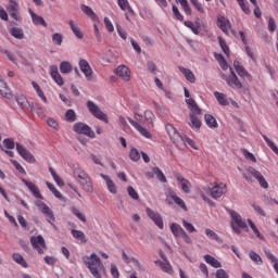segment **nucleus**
I'll return each instance as SVG.
<instances>
[{
  "instance_id": "473e14b6",
  "label": "nucleus",
  "mask_w": 278,
  "mask_h": 278,
  "mask_svg": "<svg viewBox=\"0 0 278 278\" xmlns=\"http://www.w3.org/2000/svg\"><path fill=\"white\" fill-rule=\"evenodd\" d=\"M122 258L124 260L125 264H134V266H137V268H142L140 261L135 257H129L125 251L122 252Z\"/></svg>"
},
{
  "instance_id": "de8ad7c7",
  "label": "nucleus",
  "mask_w": 278,
  "mask_h": 278,
  "mask_svg": "<svg viewBox=\"0 0 278 278\" xmlns=\"http://www.w3.org/2000/svg\"><path fill=\"white\" fill-rule=\"evenodd\" d=\"M65 121H67V123H75V121H77V115L73 109L66 111Z\"/></svg>"
},
{
  "instance_id": "69168bd1",
  "label": "nucleus",
  "mask_w": 278,
  "mask_h": 278,
  "mask_svg": "<svg viewBox=\"0 0 278 278\" xmlns=\"http://www.w3.org/2000/svg\"><path fill=\"white\" fill-rule=\"evenodd\" d=\"M104 25L110 34L114 31V24L110 21V17H104Z\"/></svg>"
},
{
  "instance_id": "ea45409f",
  "label": "nucleus",
  "mask_w": 278,
  "mask_h": 278,
  "mask_svg": "<svg viewBox=\"0 0 278 278\" xmlns=\"http://www.w3.org/2000/svg\"><path fill=\"white\" fill-rule=\"evenodd\" d=\"M117 5L123 12L128 11L130 14H134V9L129 4V0H117Z\"/></svg>"
},
{
  "instance_id": "9d476101",
  "label": "nucleus",
  "mask_w": 278,
  "mask_h": 278,
  "mask_svg": "<svg viewBox=\"0 0 278 278\" xmlns=\"http://www.w3.org/2000/svg\"><path fill=\"white\" fill-rule=\"evenodd\" d=\"M147 216L159 227V229H164V218H162V215L160 213L147 207L146 208Z\"/></svg>"
},
{
  "instance_id": "1a4fd4ad",
  "label": "nucleus",
  "mask_w": 278,
  "mask_h": 278,
  "mask_svg": "<svg viewBox=\"0 0 278 278\" xmlns=\"http://www.w3.org/2000/svg\"><path fill=\"white\" fill-rule=\"evenodd\" d=\"M73 130L76 134H83L84 136H88V138H96L94 130L84 123H76L73 127Z\"/></svg>"
},
{
  "instance_id": "2eb2a0df",
  "label": "nucleus",
  "mask_w": 278,
  "mask_h": 278,
  "mask_svg": "<svg viewBox=\"0 0 278 278\" xmlns=\"http://www.w3.org/2000/svg\"><path fill=\"white\" fill-rule=\"evenodd\" d=\"M226 83L228 86H230V88H237L239 90L242 88V83L240 81V79L236 75V72H233V68L231 67H230V76L226 78Z\"/></svg>"
},
{
  "instance_id": "393cba45",
  "label": "nucleus",
  "mask_w": 278,
  "mask_h": 278,
  "mask_svg": "<svg viewBox=\"0 0 278 278\" xmlns=\"http://www.w3.org/2000/svg\"><path fill=\"white\" fill-rule=\"evenodd\" d=\"M100 177L102 179H104L108 190H109V192H111V194H116V192H118V190L116 189V184H114V180H112V178H110V176H108L105 174H101Z\"/></svg>"
},
{
  "instance_id": "c756f323",
  "label": "nucleus",
  "mask_w": 278,
  "mask_h": 278,
  "mask_svg": "<svg viewBox=\"0 0 278 278\" xmlns=\"http://www.w3.org/2000/svg\"><path fill=\"white\" fill-rule=\"evenodd\" d=\"M68 25H70L74 36H76V38L81 40L84 38V33L81 31V28H79V26H77V24H75V21H73V20H71L68 22Z\"/></svg>"
},
{
  "instance_id": "f8f14e48",
  "label": "nucleus",
  "mask_w": 278,
  "mask_h": 278,
  "mask_svg": "<svg viewBox=\"0 0 278 278\" xmlns=\"http://www.w3.org/2000/svg\"><path fill=\"white\" fill-rule=\"evenodd\" d=\"M78 66L83 75H85L87 81H90L92 79V67L90 66V63H88L87 60L81 59L78 62Z\"/></svg>"
},
{
  "instance_id": "bf43d9fd",
  "label": "nucleus",
  "mask_w": 278,
  "mask_h": 278,
  "mask_svg": "<svg viewBox=\"0 0 278 278\" xmlns=\"http://www.w3.org/2000/svg\"><path fill=\"white\" fill-rule=\"evenodd\" d=\"M155 118V114H153V111H146L144 112V121L147 123H150V125H152L153 127V119Z\"/></svg>"
},
{
  "instance_id": "37998d69",
  "label": "nucleus",
  "mask_w": 278,
  "mask_h": 278,
  "mask_svg": "<svg viewBox=\"0 0 278 278\" xmlns=\"http://www.w3.org/2000/svg\"><path fill=\"white\" fill-rule=\"evenodd\" d=\"M31 86L36 90L38 97L41 98L43 103H47V96H45V92H42V89L40 88V85H38V83H36V81H33Z\"/></svg>"
},
{
  "instance_id": "f03ea898",
  "label": "nucleus",
  "mask_w": 278,
  "mask_h": 278,
  "mask_svg": "<svg viewBox=\"0 0 278 278\" xmlns=\"http://www.w3.org/2000/svg\"><path fill=\"white\" fill-rule=\"evenodd\" d=\"M227 190V185L220 182L216 184L213 188L210 187H201L198 188V194H200L201 199L208 205H214V202L207 198V195L212 197V199H220L225 194Z\"/></svg>"
},
{
  "instance_id": "b1692460",
  "label": "nucleus",
  "mask_w": 278,
  "mask_h": 278,
  "mask_svg": "<svg viewBox=\"0 0 278 278\" xmlns=\"http://www.w3.org/2000/svg\"><path fill=\"white\" fill-rule=\"evenodd\" d=\"M154 264H156V266H159L161 268V270H163V273H166L167 275H174V270H173V266L170 265V263L168 261L165 260L164 261H154Z\"/></svg>"
},
{
  "instance_id": "4468645a",
  "label": "nucleus",
  "mask_w": 278,
  "mask_h": 278,
  "mask_svg": "<svg viewBox=\"0 0 278 278\" xmlns=\"http://www.w3.org/2000/svg\"><path fill=\"white\" fill-rule=\"evenodd\" d=\"M229 216L232 219V223H235V225H237V227H240V229H247V222H244V219H242V216H240L238 214V212L229 208L227 210Z\"/></svg>"
},
{
  "instance_id": "3c124183",
  "label": "nucleus",
  "mask_w": 278,
  "mask_h": 278,
  "mask_svg": "<svg viewBox=\"0 0 278 278\" xmlns=\"http://www.w3.org/2000/svg\"><path fill=\"white\" fill-rule=\"evenodd\" d=\"M64 40V37L62 34L55 33L52 35V42L56 45V47H62V42Z\"/></svg>"
},
{
  "instance_id": "603ef678",
  "label": "nucleus",
  "mask_w": 278,
  "mask_h": 278,
  "mask_svg": "<svg viewBox=\"0 0 278 278\" xmlns=\"http://www.w3.org/2000/svg\"><path fill=\"white\" fill-rule=\"evenodd\" d=\"M263 139L265 140L266 144L269 147V149H271V151H274V153H276V155H278V148L275 144V142H273L271 140L268 139V137L266 135L262 136Z\"/></svg>"
},
{
  "instance_id": "6ab92c4d",
  "label": "nucleus",
  "mask_w": 278,
  "mask_h": 278,
  "mask_svg": "<svg viewBox=\"0 0 278 278\" xmlns=\"http://www.w3.org/2000/svg\"><path fill=\"white\" fill-rule=\"evenodd\" d=\"M116 75L118 77H122V79H124V81H129V79H131V72L129 71V67H127L125 65H119L116 68Z\"/></svg>"
},
{
  "instance_id": "0eeeda50",
  "label": "nucleus",
  "mask_w": 278,
  "mask_h": 278,
  "mask_svg": "<svg viewBox=\"0 0 278 278\" xmlns=\"http://www.w3.org/2000/svg\"><path fill=\"white\" fill-rule=\"evenodd\" d=\"M169 229L175 238H181L186 244H192V238L179 224L172 223Z\"/></svg>"
},
{
  "instance_id": "0e129e2a",
  "label": "nucleus",
  "mask_w": 278,
  "mask_h": 278,
  "mask_svg": "<svg viewBox=\"0 0 278 278\" xmlns=\"http://www.w3.org/2000/svg\"><path fill=\"white\" fill-rule=\"evenodd\" d=\"M127 192H128L129 197L132 198L135 201H138L140 199V197L138 195V191H136V189H134V187H128Z\"/></svg>"
},
{
  "instance_id": "a18cd8bd",
  "label": "nucleus",
  "mask_w": 278,
  "mask_h": 278,
  "mask_svg": "<svg viewBox=\"0 0 278 278\" xmlns=\"http://www.w3.org/2000/svg\"><path fill=\"white\" fill-rule=\"evenodd\" d=\"M248 225L250 229H252L253 233H255L256 238H258V240H264V236L260 232V229H257L253 220L248 219Z\"/></svg>"
},
{
  "instance_id": "79ce46f5",
  "label": "nucleus",
  "mask_w": 278,
  "mask_h": 278,
  "mask_svg": "<svg viewBox=\"0 0 278 278\" xmlns=\"http://www.w3.org/2000/svg\"><path fill=\"white\" fill-rule=\"evenodd\" d=\"M153 175H155V177L159 179V181H161V184H166V176L164 175V173L162 172V169H160V167H154L152 169Z\"/></svg>"
},
{
  "instance_id": "58836bf2",
  "label": "nucleus",
  "mask_w": 278,
  "mask_h": 278,
  "mask_svg": "<svg viewBox=\"0 0 278 278\" xmlns=\"http://www.w3.org/2000/svg\"><path fill=\"white\" fill-rule=\"evenodd\" d=\"M189 116H190V121H191V124H189L190 127L192 129H201L202 123H201V119L199 118V115L189 114Z\"/></svg>"
},
{
  "instance_id": "9b49d317",
  "label": "nucleus",
  "mask_w": 278,
  "mask_h": 278,
  "mask_svg": "<svg viewBox=\"0 0 278 278\" xmlns=\"http://www.w3.org/2000/svg\"><path fill=\"white\" fill-rule=\"evenodd\" d=\"M16 151L25 162H28V164H36V157H34L31 152H29L23 144L16 143Z\"/></svg>"
},
{
  "instance_id": "dca6fc26",
  "label": "nucleus",
  "mask_w": 278,
  "mask_h": 278,
  "mask_svg": "<svg viewBox=\"0 0 278 278\" xmlns=\"http://www.w3.org/2000/svg\"><path fill=\"white\" fill-rule=\"evenodd\" d=\"M249 175H252V177H255V179L258 181L261 188H268V182L266 181V178L260 173L257 169L250 167L248 168Z\"/></svg>"
},
{
  "instance_id": "e2e57ef3",
  "label": "nucleus",
  "mask_w": 278,
  "mask_h": 278,
  "mask_svg": "<svg viewBox=\"0 0 278 278\" xmlns=\"http://www.w3.org/2000/svg\"><path fill=\"white\" fill-rule=\"evenodd\" d=\"M3 147L4 149L12 150L16 147V143H14V140L7 138L3 140Z\"/></svg>"
},
{
  "instance_id": "bb28decb",
  "label": "nucleus",
  "mask_w": 278,
  "mask_h": 278,
  "mask_svg": "<svg viewBox=\"0 0 278 278\" xmlns=\"http://www.w3.org/2000/svg\"><path fill=\"white\" fill-rule=\"evenodd\" d=\"M15 100L18 108L24 112L25 110H27V108H29V100H27V97H25V94H16Z\"/></svg>"
},
{
  "instance_id": "6e6552de",
  "label": "nucleus",
  "mask_w": 278,
  "mask_h": 278,
  "mask_svg": "<svg viewBox=\"0 0 278 278\" xmlns=\"http://www.w3.org/2000/svg\"><path fill=\"white\" fill-rule=\"evenodd\" d=\"M30 244L40 255L47 251V242L45 241V237L41 235L30 237Z\"/></svg>"
},
{
  "instance_id": "052dcab7",
  "label": "nucleus",
  "mask_w": 278,
  "mask_h": 278,
  "mask_svg": "<svg viewBox=\"0 0 278 278\" xmlns=\"http://www.w3.org/2000/svg\"><path fill=\"white\" fill-rule=\"evenodd\" d=\"M72 214H74L78 220H81V223H86V215L79 212L76 207H72Z\"/></svg>"
},
{
  "instance_id": "864d4df0",
  "label": "nucleus",
  "mask_w": 278,
  "mask_h": 278,
  "mask_svg": "<svg viewBox=\"0 0 278 278\" xmlns=\"http://www.w3.org/2000/svg\"><path fill=\"white\" fill-rule=\"evenodd\" d=\"M176 1L180 3L185 13H187L189 16L190 14H192V10L190 9V4H188V0H176Z\"/></svg>"
},
{
  "instance_id": "412c9836",
  "label": "nucleus",
  "mask_w": 278,
  "mask_h": 278,
  "mask_svg": "<svg viewBox=\"0 0 278 278\" xmlns=\"http://www.w3.org/2000/svg\"><path fill=\"white\" fill-rule=\"evenodd\" d=\"M50 75L53 81H55L58 86H62L64 84V79L62 78V75H60V72L58 71V65L50 66Z\"/></svg>"
},
{
  "instance_id": "6e6d98bb",
  "label": "nucleus",
  "mask_w": 278,
  "mask_h": 278,
  "mask_svg": "<svg viewBox=\"0 0 278 278\" xmlns=\"http://www.w3.org/2000/svg\"><path fill=\"white\" fill-rule=\"evenodd\" d=\"M185 27H188L195 34V36H199V26L194 25L192 21H185L184 22Z\"/></svg>"
},
{
  "instance_id": "2f4dec72",
  "label": "nucleus",
  "mask_w": 278,
  "mask_h": 278,
  "mask_svg": "<svg viewBox=\"0 0 278 278\" xmlns=\"http://www.w3.org/2000/svg\"><path fill=\"white\" fill-rule=\"evenodd\" d=\"M28 12L33 18L34 25H42V27H47V22H45V18L42 16H39L38 14L34 13L31 9H29Z\"/></svg>"
},
{
  "instance_id": "774afa93",
  "label": "nucleus",
  "mask_w": 278,
  "mask_h": 278,
  "mask_svg": "<svg viewBox=\"0 0 278 278\" xmlns=\"http://www.w3.org/2000/svg\"><path fill=\"white\" fill-rule=\"evenodd\" d=\"M216 278H229V274L225 269H217L215 274Z\"/></svg>"
},
{
  "instance_id": "5fc2aeb1",
  "label": "nucleus",
  "mask_w": 278,
  "mask_h": 278,
  "mask_svg": "<svg viewBox=\"0 0 278 278\" xmlns=\"http://www.w3.org/2000/svg\"><path fill=\"white\" fill-rule=\"evenodd\" d=\"M129 157L132 162H138L140 160V152L136 148H131L129 152Z\"/></svg>"
},
{
  "instance_id": "20e7f679",
  "label": "nucleus",
  "mask_w": 278,
  "mask_h": 278,
  "mask_svg": "<svg viewBox=\"0 0 278 278\" xmlns=\"http://www.w3.org/2000/svg\"><path fill=\"white\" fill-rule=\"evenodd\" d=\"M165 129L170 138V140L174 142V144H176V147H181V144H189V147H191V149H198L197 148V142H194V140L186 137L182 138L181 135L179 134V131H177V128L175 126H173L172 124H167L165 126Z\"/></svg>"
},
{
  "instance_id": "a19ab883",
  "label": "nucleus",
  "mask_w": 278,
  "mask_h": 278,
  "mask_svg": "<svg viewBox=\"0 0 278 278\" xmlns=\"http://www.w3.org/2000/svg\"><path fill=\"white\" fill-rule=\"evenodd\" d=\"M12 258L16 262V264H20L23 268H27V261L21 255L20 253H13Z\"/></svg>"
},
{
  "instance_id": "13d9d810",
  "label": "nucleus",
  "mask_w": 278,
  "mask_h": 278,
  "mask_svg": "<svg viewBox=\"0 0 278 278\" xmlns=\"http://www.w3.org/2000/svg\"><path fill=\"white\" fill-rule=\"evenodd\" d=\"M182 227H185L186 231H188L189 233H194V231H197V228H194V225L190 224L186 219H182Z\"/></svg>"
},
{
  "instance_id": "e433bc0d",
  "label": "nucleus",
  "mask_w": 278,
  "mask_h": 278,
  "mask_svg": "<svg viewBox=\"0 0 278 278\" xmlns=\"http://www.w3.org/2000/svg\"><path fill=\"white\" fill-rule=\"evenodd\" d=\"M204 261L206 264H210V266H213V268H220L223 266L218 260L210 254L204 255Z\"/></svg>"
},
{
  "instance_id": "a211bd4d",
  "label": "nucleus",
  "mask_w": 278,
  "mask_h": 278,
  "mask_svg": "<svg viewBox=\"0 0 278 278\" xmlns=\"http://www.w3.org/2000/svg\"><path fill=\"white\" fill-rule=\"evenodd\" d=\"M233 67H235V71H237L239 77H247L249 81H253V76H251V74L247 72L244 66H242V63H240L239 61H235Z\"/></svg>"
},
{
  "instance_id": "4be33fe9",
  "label": "nucleus",
  "mask_w": 278,
  "mask_h": 278,
  "mask_svg": "<svg viewBox=\"0 0 278 278\" xmlns=\"http://www.w3.org/2000/svg\"><path fill=\"white\" fill-rule=\"evenodd\" d=\"M186 103L191 112L190 114H193V116H201V108H199L194 99L192 98L186 99Z\"/></svg>"
},
{
  "instance_id": "7c9ffc66",
  "label": "nucleus",
  "mask_w": 278,
  "mask_h": 278,
  "mask_svg": "<svg viewBox=\"0 0 278 278\" xmlns=\"http://www.w3.org/2000/svg\"><path fill=\"white\" fill-rule=\"evenodd\" d=\"M204 121L211 129H216L218 127V122L216 121V117L212 114H205L204 115Z\"/></svg>"
},
{
  "instance_id": "4d7b16f0",
  "label": "nucleus",
  "mask_w": 278,
  "mask_h": 278,
  "mask_svg": "<svg viewBox=\"0 0 278 278\" xmlns=\"http://www.w3.org/2000/svg\"><path fill=\"white\" fill-rule=\"evenodd\" d=\"M11 164L14 166V168H16V170H17L21 175H27V172H25V168L23 167V165H21V163H18V161H16V160H11Z\"/></svg>"
},
{
  "instance_id": "c85d7f7f",
  "label": "nucleus",
  "mask_w": 278,
  "mask_h": 278,
  "mask_svg": "<svg viewBox=\"0 0 278 278\" xmlns=\"http://www.w3.org/2000/svg\"><path fill=\"white\" fill-rule=\"evenodd\" d=\"M80 10H81V12H84V14H86V16H89V18H91V21H99V16L97 15V13H94L92 8H90L86 4H81Z\"/></svg>"
},
{
  "instance_id": "49530a36",
  "label": "nucleus",
  "mask_w": 278,
  "mask_h": 278,
  "mask_svg": "<svg viewBox=\"0 0 278 278\" xmlns=\"http://www.w3.org/2000/svg\"><path fill=\"white\" fill-rule=\"evenodd\" d=\"M49 173L53 177L56 185H59L60 187L64 186V180L59 177L58 173H55V169H53V167H49Z\"/></svg>"
},
{
  "instance_id": "c9c22d12",
  "label": "nucleus",
  "mask_w": 278,
  "mask_h": 278,
  "mask_svg": "<svg viewBox=\"0 0 278 278\" xmlns=\"http://www.w3.org/2000/svg\"><path fill=\"white\" fill-rule=\"evenodd\" d=\"M205 236L210 239V240H215V242H218V244H223V238H220L218 236V233H216L214 230L206 228L205 229Z\"/></svg>"
},
{
  "instance_id": "72a5a7b5",
  "label": "nucleus",
  "mask_w": 278,
  "mask_h": 278,
  "mask_svg": "<svg viewBox=\"0 0 278 278\" xmlns=\"http://www.w3.org/2000/svg\"><path fill=\"white\" fill-rule=\"evenodd\" d=\"M214 97L219 105H223V106L229 105V99L227 98V94L215 91Z\"/></svg>"
},
{
  "instance_id": "680f3d73",
  "label": "nucleus",
  "mask_w": 278,
  "mask_h": 278,
  "mask_svg": "<svg viewBox=\"0 0 278 278\" xmlns=\"http://www.w3.org/2000/svg\"><path fill=\"white\" fill-rule=\"evenodd\" d=\"M47 125L49 127H52V129H55V131H58V129H60V124L53 117H50L47 119Z\"/></svg>"
},
{
  "instance_id": "39448f33",
  "label": "nucleus",
  "mask_w": 278,
  "mask_h": 278,
  "mask_svg": "<svg viewBox=\"0 0 278 278\" xmlns=\"http://www.w3.org/2000/svg\"><path fill=\"white\" fill-rule=\"evenodd\" d=\"M73 173L81 190H84L85 192H93L94 187L92 186V178H90V175H88V173H86L84 168L76 167L74 168Z\"/></svg>"
},
{
  "instance_id": "a878e982",
  "label": "nucleus",
  "mask_w": 278,
  "mask_h": 278,
  "mask_svg": "<svg viewBox=\"0 0 278 278\" xmlns=\"http://www.w3.org/2000/svg\"><path fill=\"white\" fill-rule=\"evenodd\" d=\"M177 181H179L181 186V190L185 192V194H190V188H192V185L188 181V179L184 178L181 175L176 176Z\"/></svg>"
},
{
  "instance_id": "aec40b11",
  "label": "nucleus",
  "mask_w": 278,
  "mask_h": 278,
  "mask_svg": "<svg viewBox=\"0 0 278 278\" xmlns=\"http://www.w3.org/2000/svg\"><path fill=\"white\" fill-rule=\"evenodd\" d=\"M168 197L180 207V210H184V212H188V206H186V202L181 198L177 195V193L173 190H169Z\"/></svg>"
},
{
  "instance_id": "f704fd0d",
  "label": "nucleus",
  "mask_w": 278,
  "mask_h": 278,
  "mask_svg": "<svg viewBox=\"0 0 278 278\" xmlns=\"http://www.w3.org/2000/svg\"><path fill=\"white\" fill-rule=\"evenodd\" d=\"M72 236L73 238H75V240H78L81 244H86V242H88L86 235L81 230L72 229Z\"/></svg>"
},
{
  "instance_id": "09e8293b",
  "label": "nucleus",
  "mask_w": 278,
  "mask_h": 278,
  "mask_svg": "<svg viewBox=\"0 0 278 278\" xmlns=\"http://www.w3.org/2000/svg\"><path fill=\"white\" fill-rule=\"evenodd\" d=\"M219 47L222 51L225 53V55H229V46H227V42L223 39L222 36L217 37Z\"/></svg>"
},
{
  "instance_id": "f257e3e1",
  "label": "nucleus",
  "mask_w": 278,
  "mask_h": 278,
  "mask_svg": "<svg viewBox=\"0 0 278 278\" xmlns=\"http://www.w3.org/2000/svg\"><path fill=\"white\" fill-rule=\"evenodd\" d=\"M22 182L24 184V186H26V188H28L33 197H35V199H38L37 201H35L36 207H38L41 214H45L47 222L50 223V225H53V223H55V215L53 214L51 207H49L47 203L42 202V199L45 198L42 197V193H40V189L38 188V186L25 178H22Z\"/></svg>"
},
{
  "instance_id": "338daca9",
  "label": "nucleus",
  "mask_w": 278,
  "mask_h": 278,
  "mask_svg": "<svg viewBox=\"0 0 278 278\" xmlns=\"http://www.w3.org/2000/svg\"><path fill=\"white\" fill-rule=\"evenodd\" d=\"M250 258L252 262H255V264H262V256L255 252H250Z\"/></svg>"
},
{
  "instance_id": "4c0bfd02",
  "label": "nucleus",
  "mask_w": 278,
  "mask_h": 278,
  "mask_svg": "<svg viewBox=\"0 0 278 278\" xmlns=\"http://www.w3.org/2000/svg\"><path fill=\"white\" fill-rule=\"evenodd\" d=\"M60 71L63 75H68V73H73V64L67 61H63L60 64Z\"/></svg>"
},
{
  "instance_id": "7ed1b4c3",
  "label": "nucleus",
  "mask_w": 278,
  "mask_h": 278,
  "mask_svg": "<svg viewBox=\"0 0 278 278\" xmlns=\"http://www.w3.org/2000/svg\"><path fill=\"white\" fill-rule=\"evenodd\" d=\"M83 262L94 278H103L101 273H105V266L99 255L91 253L90 256H83Z\"/></svg>"
},
{
  "instance_id": "f3484780",
  "label": "nucleus",
  "mask_w": 278,
  "mask_h": 278,
  "mask_svg": "<svg viewBox=\"0 0 278 278\" xmlns=\"http://www.w3.org/2000/svg\"><path fill=\"white\" fill-rule=\"evenodd\" d=\"M217 27H219V29H222L224 34H229V31L231 30V22H229V18L225 16H218Z\"/></svg>"
},
{
  "instance_id": "c03bdc74",
  "label": "nucleus",
  "mask_w": 278,
  "mask_h": 278,
  "mask_svg": "<svg viewBox=\"0 0 278 278\" xmlns=\"http://www.w3.org/2000/svg\"><path fill=\"white\" fill-rule=\"evenodd\" d=\"M10 33H11V36H13V38H17V40H23V38L25 37L23 29L18 27L11 28Z\"/></svg>"
},
{
  "instance_id": "5701e85b",
  "label": "nucleus",
  "mask_w": 278,
  "mask_h": 278,
  "mask_svg": "<svg viewBox=\"0 0 278 278\" xmlns=\"http://www.w3.org/2000/svg\"><path fill=\"white\" fill-rule=\"evenodd\" d=\"M0 94L4 99H12V90L8 87V83L3 80L0 76Z\"/></svg>"
},
{
  "instance_id": "cd10ccee",
  "label": "nucleus",
  "mask_w": 278,
  "mask_h": 278,
  "mask_svg": "<svg viewBox=\"0 0 278 278\" xmlns=\"http://www.w3.org/2000/svg\"><path fill=\"white\" fill-rule=\"evenodd\" d=\"M178 70L180 71V73H182L187 81H189L190 84H194V81H197V77L194 76V73H192L189 68L179 66Z\"/></svg>"
},
{
  "instance_id": "ddd939ff",
  "label": "nucleus",
  "mask_w": 278,
  "mask_h": 278,
  "mask_svg": "<svg viewBox=\"0 0 278 278\" xmlns=\"http://www.w3.org/2000/svg\"><path fill=\"white\" fill-rule=\"evenodd\" d=\"M127 121L128 123H130L132 127H135L143 136V138H147L148 140H151L153 138V135H151L149 129L142 127L140 123H138L137 121H134L131 117H128Z\"/></svg>"
},
{
  "instance_id": "423d86ee",
  "label": "nucleus",
  "mask_w": 278,
  "mask_h": 278,
  "mask_svg": "<svg viewBox=\"0 0 278 278\" xmlns=\"http://www.w3.org/2000/svg\"><path fill=\"white\" fill-rule=\"evenodd\" d=\"M87 109L94 118H98V121H102V123H105L106 125L110 123L108 114L103 113L101 108H99V105H97L92 100L87 101Z\"/></svg>"
},
{
  "instance_id": "8fccbe9b",
  "label": "nucleus",
  "mask_w": 278,
  "mask_h": 278,
  "mask_svg": "<svg viewBox=\"0 0 278 278\" xmlns=\"http://www.w3.org/2000/svg\"><path fill=\"white\" fill-rule=\"evenodd\" d=\"M238 5L241 8L242 12H244V14H251V9L249 8V2L244 1V0H237Z\"/></svg>"
}]
</instances>
